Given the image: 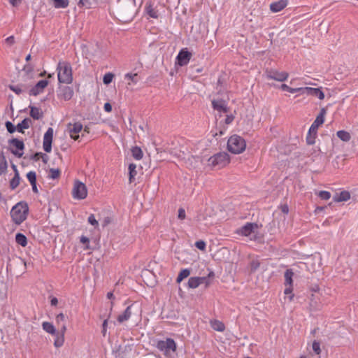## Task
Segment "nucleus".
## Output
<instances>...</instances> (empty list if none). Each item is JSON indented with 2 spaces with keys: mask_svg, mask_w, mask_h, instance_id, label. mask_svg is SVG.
<instances>
[{
  "mask_svg": "<svg viewBox=\"0 0 358 358\" xmlns=\"http://www.w3.org/2000/svg\"><path fill=\"white\" fill-rule=\"evenodd\" d=\"M57 78L59 83L70 84L73 81L72 69L69 62H59L57 66Z\"/></svg>",
  "mask_w": 358,
  "mask_h": 358,
  "instance_id": "f257e3e1",
  "label": "nucleus"
},
{
  "mask_svg": "<svg viewBox=\"0 0 358 358\" xmlns=\"http://www.w3.org/2000/svg\"><path fill=\"white\" fill-rule=\"evenodd\" d=\"M29 208L27 203L19 202L10 210L12 220L17 225L22 223L27 218Z\"/></svg>",
  "mask_w": 358,
  "mask_h": 358,
  "instance_id": "f03ea898",
  "label": "nucleus"
},
{
  "mask_svg": "<svg viewBox=\"0 0 358 358\" xmlns=\"http://www.w3.org/2000/svg\"><path fill=\"white\" fill-rule=\"evenodd\" d=\"M245 141L240 136L233 135L228 140L227 148L231 153L240 154L245 150Z\"/></svg>",
  "mask_w": 358,
  "mask_h": 358,
  "instance_id": "7ed1b4c3",
  "label": "nucleus"
},
{
  "mask_svg": "<svg viewBox=\"0 0 358 358\" xmlns=\"http://www.w3.org/2000/svg\"><path fill=\"white\" fill-rule=\"evenodd\" d=\"M156 348L169 357L176 351L177 345L173 339L168 338L166 340H159L156 343Z\"/></svg>",
  "mask_w": 358,
  "mask_h": 358,
  "instance_id": "20e7f679",
  "label": "nucleus"
},
{
  "mask_svg": "<svg viewBox=\"0 0 358 358\" xmlns=\"http://www.w3.org/2000/svg\"><path fill=\"white\" fill-rule=\"evenodd\" d=\"M208 166L220 169L229 163V157L226 152H219L210 157L208 160Z\"/></svg>",
  "mask_w": 358,
  "mask_h": 358,
  "instance_id": "39448f33",
  "label": "nucleus"
},
{
  "mask_svg": "<svg viewBox=\"0 0 358 358\" xmlns=\"http://www.w3.org/2000/svg\"><path fill=\"white\" fill-rule=\"evenodd\" d=\"M72 196L76 199H85L87 196L86 185L79 180H76L72 189Z\"/></svg>",
  "mask_w": 358,
  "mask_h": 358,
  "instance_id": "423d86ee",
  "label": "nucleus"
},
{
  "mask_svg": "<svg viewBox=\"0 0 358 358\" xmlns=\"http://www.w3.org/2000/svg\"><path fill=\"white\" fill-rule=\"evenodd\" d=\"M266 75L268 79L274 80L279 82L285 81L289 77V73L287 72L279 71L273 69L267 70Z\"/></svg>",
  "mask_w": 358,
  "mask_h": 358,
  "instance_id": "0eeeda50",
  "label": "nucleus"
},
{
  "mask_svg": "<svg viewBox=\"0 0 358 358\" xmlns=\"http://www.w3.org/2000/svg\"><path fill=\"white\" fill-rule=\"evenodd\" d=\"M192 56V53L188 51L187 48H182L176 57V64L180 66H185L189 62Z\"/></svg>",
  "mask_w": 358,
  "mask_h": 358,
  "instance_id": "6e6552de",
  "label": "nucleus"
},
{
  "mask_svg": "<svg viewBox=\"0 0 358 358\" xmlns=\"http://www.w3.org/2000/svg\"><path fill=\"white\" fill-rule=\"evenodd\" d=\"M300 95L316 96L320 100H323L324 99V94L320 88H313L310 87H301Z\"/></svg>",
  "mask_w": 358,
  "mask_h": 358,
  "instance_id": "1a4fd4ad",
  "label": "nucleus"
},
{
  "mask_svg": "<svg viewBox=\"0 0 358 358\" xmlns=\"http://www.w3.org/2000/svg\"><path fill=\"white\" fill-rule=\"evenodd\" d=\"M9 144L13 147L11 149V152L20 157L23 155L22 150L24 148V144L22 141H20L17 138H13L9 141Z\"/></svg>",
  "mask_w": 358,
  "mask_h": 358,
  "instance_id": "9d476101",
  "label": "nucleus"
},
{
  "mask_svg": "<svg viewBox=\"0 0 358 358\" xmlns=\"http://www.w3.org/2000/svg\"><path fill=\"white\" fill-rule=\"evenodd\" d=\"M53 129L49 127L43 136V148L46 152H50L52 150V142L53 138Z\"/></svg>",
  "mask_w": 358,
  "mask_h": 358,
  "instance_id": "9b49d317",
  "label": "nucleus"
},
{
  "mask_svg": "<svg viewBox=\"0 0 358 358\" xmlns=\"http://www.w3.org/2000/svg\"><path fill=\"white\" fill-rule=\"evenodd\" d=\"M83 129V124L80 122H75L73 124H68V131L70 135V137L74 140H78L79 138L78 134Z\"/></svg>",
  "mask_w": 358,
  "mask_h": 358,
  "instance_id": "f8f14e48",
  "label": "nucleus"
},
{
  "mask_svg": "<svg viewBox=\"0 0 358 358\" xmlns=\"http://www.w3.org/2000/svg\"><path fill=\"white\" fill-rule=\"evenodd\" d=\"M257 228L258 224L257 223L248 222L237 230V234L244 236H248Z\"/></svg>",
  "mask_w": 358,
  "mask_h": 358,
  "instance_id": "ddd939ff",
  "label": "nucleus"
},
{
  "mask_svg": "<svg viewBox=\"0 0 358 358\" xmlns=\"http://www.w3.org/2000/svg\"><path fill=\"white\" fill-rule=\"evenodd\" d=\"M203 283L208 285V280L206 277H191L188 280V287L195 289Z\"/></svg>",
  "mask_w": 358,
  "mask_h": 358,
  "instance_id": "4468645a",
  "label": "nucleus"
},
{
  "mask_svg": "<svg viewBox=\"0 0 358 358\" xmlns=\"http://www.w3.org/2000/svg\"><path fill=\"white\" fill-rule=\"evenodd\" d=\"M48 81L46 80H41L38 81L30 90V95L37 96L43 92V90L48 86Z\"/></svg>",
  "mask_w": 358,
  "mask_h": 358,
  "instance_id": "2eb2a0df",
  "label": "nucleus"
},
{
  "mask_svg": "<svg viewBox=\"0 0 358 358\" xmlns=\"http://www.w3.org/2000/svg\"><path fill=\"white\" fill-rule=\"evenodd\" d=\"M287 6V0H279L271 3L270 9L273 13H278L283 10Z\"/></svg>",
  "mask_w": 358,
  "mask_h": 358,
  "instance_id": "dca6fc26",
  "label": "nucleus"
},
{
  "mask_svg": "<svg viewBox=\"0 0 358 358\" xmlns=\"http://www.w3.org/2000/svg\"><path fill=\"white\" fill-rule=\"evenodd\" d=\"M73 95V91L71 87L65 86L59 90V96L65 101L70 100Z\"/></svg>",
  "mask_w": 358,
  "mask_h": 358,
  "instance_id": "f3484780",
  "label": "nucleus"
},
{
  "mask_svg": "<svg viewBox=\"0 0 358 358\" xmlns=\"http://www.w3.org/2000/svg\"><path fill=\"white\" fill-rule=\"evenodd\" d=\"M212 105L213 108L219 112H227V105L226 102L222 99L213 100L212 101Z\"/></svg>",
  "mask_w": 358,
  "mask_h": 358,
  "instance_id": "a211bd4d",
  "label": "nucleus"
},
{
  "mask_svg": "<svg viewBox=\"0 0 358 358\" xmlns=\"http://www.w3.org/2000/svg\"><path fill=\"white\" fill-rule=\"evenodd\" d=\"M350 199V194L348 191H342L339 193H336L333 196V200L334 202L347 201Z\"/></svg>",
  "mask_w": 358,
  "mask_h": 358,
  "instance_id": "6ab92c4d",
  "label": "nucleus"
},
{
  "mask_svg": "<svg viewBox=\"0 0 358 358\" xmlns=\"http://www.w3.org/2000/svg\"><path fill=\"white\" fill-rule=\"evenodd\" d=\"M326 115V110L324 108L321 109L320 113L316 117L314 122L312 123L311 125H313L315 127L319 128L320 126H321L324 122V117Z\"/></svg>",
  "mask_w": 358,
  "mask_h": 358,
  "instance_id": "aec40b11",
  "label": "nucleus"
},
{
  "mask_svg": "<svg viewBox=\"0 0 358 358\" xmlns=\"http://www.w3.org/2000/svg\"><path fill=\"white\" fill-rule=\"evenodd\" d=\"M131 316V306H129L127 307V308L124 310V311L119 315L117 317V321L120 323H122L125 321H127Z\"/></svg>",
  "mask_w": 358,
  "mask_h": 358,
  "instance_id": "412c9836",
  "label": "nucleus"
},
{
  "mask_svg": "<svg viewBox=\"0 0 358 358\" xmlns=\"http://www.w3.org/2000/svg\"><path fill=\"white\" fill-rule=\"evenodd\" d=\"M31 124V120L29 118H24L21 122L17 124V131L20 133H24V129L29 128Z\"/></svg>",
  "mask_w": 358,
  "mask_h": 358,
  "instance_id": "4be33fe9",
  "label": "nucleus"
},
{
  "mask_svg": "<svg viewBox=\"0 0 358 358\" xmlns=\"http://www.w3.org/2000/svg\"><path fill=\"white\" fill-rule=\"evenodd\" d=\"M294 273L292 271V269L289 268L287 269L284 274L285 278V285H292L293 286V276Z\"/></svg>",
  "mask_w": 358,
  "mask_h": 358,
  "instance_id": "5701e85b",
  "label": "nucleus"
},
{
  "mask_svg": "<svg viewBox=\"0 0 358 358\" xmlns=\"http://www.w3.org/2000/svg\"><path fill=\"white\" fill-rule=\"evenodd\" d=\"M42 328L45 332L51 335L56 334V333L57 332L52 323L49 322H43L42 323Z\"/></svg>",
  "mask_w": 358,
  "mask_h": 358,
  "instance_id": "b1692460",
  "label": "nucleus"
},
{
  "mask_svg": "<svg viewBox=\"0 0 358 358\" xmlns=\"http://www.w3.org/2000/svg\"><path fill=\"white\" fill-rule=\"evenodd\" d=\"M52 2V6L57 8H66L69 6V0H50Z\"/></svg>",
  "mask_w": 358,
  "mask_h": 358,
  "instance_id": "393cba45",
  "label": "nucleus"
},
{
  "mask_svg": "<svg viewBox=\"0 0 358 358\" xmlns=\"http://www.w3.org/2000/svg\"><path fill=\"white\" fill-rule=\"evenodd\" d=\"M8 169L6 157L3 152H0V176L4 174Z\"/></svg>",
  "mask_w": 358,
  "mask_h": 358,
  "instance_id": "a878e982",
  "label": "nucleus"
},
{
  "mask_svg": "<svg viewBox=\"0 0 358 358\" xmlns=\"http://www.w3.org/2000/svg\"><path fill=\"white\" fill-rule=\"evenodd\" d=\"M146 13L152 18H157L159 16L158 10L155 9L150 3L145 6Z\"/></svg>",
  "mask_w": 358,
  "mask_h": 358,
  "instance_id": "bb28decb",
  "label": "nucleus"
},
{
  "mask_svg": "<svg viewBox=\"0 0 358 358\" xmlns=\"http://www.w3.org/2000/svg\"><path fill=\"white\" fill-rule=\"evenodd\" d=\"M30 115L34 120H39L42 117L43 115L40 108L35 106H30Z\"/></svg>",
  "mask_w": 358,
  "mask_h": 358,
  "instance_id": "cd10ccee",
  "label": "nucleus"
},
{
  "mask_svg": "<svg viewBox=\"0 0 358 358\" xmlns=\"http://www.w3.org/2000/svg\"><path fill=\"white\" fill-rule=\"evenodd\" d=\"M136 164L131 163V164H130L129 165V167H128V169H129V180L130 183H131L134 181V178H135V176L137 174V171H136Z\"/></svg>",
  "mask_w": 358,
  "mask_h": 358,
  "instance_id": "c85d7f7f",
  "label": "nucleus"
},
{
  "mask_svg": "<svg viewBox=\"0 0 358 358\" xmlns=\"http://www.w3.org/2000/svg\"><path fill=\"white\" fill-rule=\"evenodd\" d=\"M15 241L18 245L22 247H25L27 245V237L21 233H17L15 235Z\"/></svg>",
  "mask_w": 358,
  "mask_h": 358,
  "instance_id": "c756f323",
  "label": "nucleus"
},
{
  "mask_svg": "<svg viewBox=\"0 0 358 358\" xmlns=\"http://www.w3.org/2000/svg\"><path fill=\"white\" fill-rule=\"evenodd\" d=\"M336 135L341 141L344 142H348L351 138L350 133L344 130L338 131Z\"/></svg>",
  "mask_w": 358,
  "mask_h": 358,
  "instance_id": "7c9ffc66",
  "label": "nucleus"
},
{
  "mask_svg": "<svg viewBox=\"0 0 358 358\" xmlns=\"http://www.w3.org/2000/svg\"><path fill=\"white\" fill-rule=\"evenodd\" d=\"M54 336H55V339L54 341L55 347V348L62 347L64 343V341H65L64 336H63L62 335H59L58 332H57L56 334H54Z\"/></svg>",
  "mask_w": 358,
  "mask_h": 358,
  "instance_id": "2f4dec72",
  "label": "nucleus"
},
{
  "mask_svg": "<svg viewBox=\"0 0 358 358\" xmlns=\"http://www.w3.org/2000/svg\"><path fill=\"white\" fill-rule=\"evenodd\" d=\"M212 328L217 331H223L224 330V324L218 320H213L210 322Z\"/></svg>",
  "mask_w": 358,
  "mask_h": 358,
  "instance_id": "473e14b6",
  "label": "nucleus"
},
{
  "mask_svg": "<svg viewBox=\"0 0 358 358\" xmlns=\"http://www.w3.org/2000/svg\"><path fill=\"white\" fill-rule=\"evenodd\" d=\"M131 153L134 158L136 160H140L143 157L142 150L138 146H135L131 149Z\"/></svg>",
  "mask_w": 358,
  "mask_h": 358,
  "instance_id": "72a5a7b5",
  "label": "nucleus"
},
{
  "mask_svg": "<svg viewBox=\"0 0 358 358\" xmlns=\"http://www.w3.org/2000/svg\"><path fill=\"white\" fill-rule=\"evenodd\" d=\"M20 177L19 173H15L14 177L10 181V187L15 189L20 184Z\"/></svg>",
  "mask_w": 358,
  "mask_h": 358,
  "instance_id": "f704fd0d",
  "label": "nucleus"
},
{
  "mask_svg": "<svg viewBox=\"0 0 358 358\" xmlns=\"http://www.w3.org/2000/svg\"><path fill=\"white\" fill-rule=\"evenodd\" d=\"M190 275V270L188 268L182 269L178 274L176 282H180L183 279L187 278Z\"/></svg>",
  "mask_w": 358,
  "mask_h": 358,
  "instance_id": "c9c22d12",
  "label": "nucleus"
},
{
  "mask_svg": "<svg viewBox=\"0 0 358 358\" xmlns=\"http://www.w3.org/2000/svg\"><path fill=\"white\" fill-rule=\"evenodd\" d=\"M55 321L58 325H62V324H66V316L61 313L57 315L55 317Z\"/></svg>",
  "mask_w": 358,
  "mask_h": 358,
  "instance_id": "e433bc0d",
  "label": "nucleus"
},
{
  "mask_svg": "<svg viewBox=\"0 0 358 358\" xmlns=\"http://www.w3.org/2000/svg\"><path fill=\"white\" fill-rule=\"evenodd\" d=\"M318 196L322 200H329L331 198V193L328 191H320Z\"/></svg>",
  "mask_w": 358,
  "mask_h": 358,
  "instance_id": "4c0bfd02",
  "label": "nucleus"
},
{
  "mask_svg": "<svg viewBox=\"0 0 358 358\" xmlns=\"http://www.w3.org/2000/svg\"><path fill=\"white\" fill-rule=\"evenodd\" d=\"M114 75L112 73H107L104 75L103 78V82L105 85L110 84L113 79Z\"/></svg>",
  "mask_w": 358,
  "mask_h": 358,
  "instance_id": "58836bf2",
  "label": "nucleus"
},
{
  "mask_svg": "<svg viewBox=\"0 0 358 358\" xmlns=\"http://www.w3.org/2000/svg\"><path fill=\"white\" fill-rule=\"evenodd\" d=\"M6 125V129L7 131L10 133V134H13L14 133L15 131H17V127L16 126H15L10 121H7L5 124Z\"/></svg>",
  "mask_w": 358,
  "mask_h": 358,
  "instance_id": "ea45409f",
  "label": "nucleus"
},
{
  "mask_svg": "<svg viewBox=\"0 0 358 358\" xmlns=\"http://www.w3.org/2000/svg\"><path fill=\"white\" fill-rule=\"evenodd\" d=\"M285 289L284 290V294L285 295H287L289 296V300H292L293 297H294V294H292V291H293V286L292 285H287V286H285Z\"/></svg>",
  "mask_w": 358,
  "mask_h": 358,
  "instance_id": "a19ab883",
  "label": "nucleus"
},
{
  "mask_svg": "<svg viewBox=\"0 0 358 358\" xmlns=\"http://www.w3.org/2000/svg\"><path fill=\"white\" fill-rule=\"evenodd\" d=\"M78 6L80 8H90L91 7L90 0H79Z\"/></svg>",
  "mask_w": 358,
  "mask_h": 358,
  "instance_id": "79ce46f5",
  "label": "nucleus"
},
{
  "mask_svg": "<svg viewBox=\"0 0 358 358\" xmlns=\"http://www.w3.org/2000/svg\"><path fill=\"white\" fill-rule=\"evenodd\" d=\"M27 178L29 181L30 184L34 183L36 182V175L34 171H29L27 174Z\"/></svg>",
  "mask_w": 358,
  "mask_h": 358,
  "instance_id": "37998d69",
  "label": "nucleus"
},
{
  "mask_svg": "<svg viewBox=\"0 0 358 358\" xmlns=\"http://www.w3.org/2000/svg\"><path fill=\"white\" fill-rule=\"evenodd\" d=\"M312 348L316 355H320L321 352L320 344L319 342L314 341L313 342Z\"/></svg>",
  "mask_w": 358,
  "mask_h": 358,
  "instance_id": "c03bdc74",
  "label": "nucleus"
},
{
  "mask_svg": "<svg viewBox=\"0 0 358 358\" xmlns=\"http://www.w3.org/2000/svg\"><path fill=\"white\" fill-rule=\"evenodd\" d=\"M88 222L93 225L95 228H96L98 226H99V223H98V221L96 220L95 218V216L93 214H91L89 217H88Z\"/></svg>",
  "mask_w": 358,
  "mask_h": 358,
  "instance_id": "a18cd8bd",
  "label": "nucleus"
},
{
  "mask_svg": "<svg viewBox=\"0 0 358 358\" xmlns=\"http://www.w3.org/2000/svg\"><path fill=\"white\" fill-rule=\"evenodd\" d=\"M9 88L17 95L22 92V89L20 85H10Z\"/></svg>",
  "mask_w": 358,
  "mask_h": 358,
  "instance_id": "49530a36",
  "label": "nucleus"
},
{
  "mask_svg": "<svg viewBox=\"0 0 358 358\" xmlns=\"http://www.w3.org/2000/svg\"><path fill=\"white\" fill-rule=\"evenodd\" d=\"M125 78L130 80L133 83H136L138 82L136 73H127L125 75Z\"/></svg>",
  "mask_w": 358,
  "mask_h": 358,
  "instance_id": "de8ad7c7",
  "label": "nucleus"
},
{
  "mask_svg": "<svg viewBox=\"0 0 358 358\" xmlns=\"http://www.w3.org/2000/svg\"><path fill=\"white\" fill-rule=\"evenodd\" d=\"M59 176V171L58 169H51L50 170V178L52 179H56Z\"/></svg>",
  "mask_w": 358,
  "mask_h": 358,
  "instance_id": "09e8293b",
  "label": "nucleus"
},
{
  "mask_svg": "<svg viewBox=\"0 0 358 358\" xmlns=\"http://www.w3.org/2000/svg\"><path fill=\"white\" fill-rule=\"evenodd\" d=\"M195 246L201 250H204L206 245L203 241H198L195 243Z\"/></svg>",
  "mask_w": 358,
  "mask_h": 358,
  "instance_id": "8fccbe9b",
  "label": "nucleus"
},
{
  "mask_svg": "<svg viewBox=\"0 0 358 358\" xmlns=\"http://www.w3.org/2000/svg\"><path fill=\"white\" fill-rule=\"evenodd\" d=\"M315 137L316 136H313L312 134H308L306 136V142L308 145H313L315 142Z\"/></svg>",
  "mask_w": 358,
  "mask_h": 358,
  "instance_id": "3c124183",
  "label": "nucleus"
},
{
  "mask_svg": "<svg viewBox=\"0 0 358 358\" xmlns=\"http://www.w3.org/2000/svg\"><path fill=\"white\" fill-rule=\"evenodd\" d=\"M82 243L86 245L85 249H89L90 239L87 236H82L80 238Z\"/></svg>",
  "mask_w": 358,
  "mask_h": 358,
  "instance_id": "603ef678",
  "label": "nucleus"
},
{
  "mask_svg": "<svg viewBox=\"0 0 358 358\" xmlns=\"http://www.w3.org/2000/svg\"><path fill=\"white\" fill-rule=\"evenodd\" d=\"M259 265L260 264L258 261H252L250 264L251 269L255 271L259 267Z\"/></svg>",
  "mask_w": 358,
  "mask_h": 358,
  "instance_id": "864d4df0",
  "label": "nucleus"
},
{
  "mask_svg": "<svg viewBox=\"0 0 358 358\" xmlns=\"http://www.w3.org/2000/svg\"><path fill=\"white\" fill-rule=\"evenodd\" d=\"M185 210L183 208H179L178 210V218L180 220H184L185 218Z\"/></svg>",
  "mask_w": 358,
  "mask_h": 358,
  "instance_id": "5fc2aeb1",
  "label": "nucleus"
},
{
  "mask_svg": "<svg viewBox=\"0 0 358 358\" xmlns=\"http://www.w3.org/2000/svg\"><path fill=\"white\" fill-rule=\"evenodd\" d=\"M317 129H318L317 127H315L313 125H311L310 127V128H309L308 134H312L313 136H316L317 135Z\"/></svg>",
  "mask_w": 358,
  "mask_h": 358,
  "instance_id": "6e6d98bb",
  "label": "nucleus"
},
{
  "mask_svg": "<svg viewBox=\"0 0 358 358\" xmlns=\"http://www.w3.org/2000/svg\"><path fill=\"white\" fill-rule=\"evenodd\" d=\"M66 329H67V327H66V324H62V325H61V329H60V331L58 332L59 335H62L63 336H65V333L66 331Z\"/></svg>",
  "mask_w": 358,
  "mask_h": 358,
  "instance_id": "4d7b16f0",
  "label": "nucleus"
},
{
  "mask_svg": "<svg viewBox=\"0 0 358 358\" xmlns=\"http://www.w3.org/2000/svg\"><path fill=\"white\" fill-rule=\"evenodd\" d=\"M107 325H108V320H105L102 324V333L103 335L105 336L106 331H107Z\"/></svg>",
  "mask_w": 358,
  "mask_h": 358,
  "instance_id": "13d9d810",
  "label": "nucleus"
},
{
  "mask_svg": "<svg viewBox=\"0 0 358 358\" xmlns=\"http://www.w3.org/2000/svg\"><path fill=\"white\" fill-rule=\"evenodd\" d=\"M6 42L8 44L12 45L15 42V38L13 36H8V38H6Z\"/></svg>",
  "mask_w": 358,
  "mask_h": 358,
  "instance_id": "bf43d9fd",
  "label": "nucleus"
},
{
  "mask_svg": "<svg viewBox=\"0 0 358 358\" xmlns=\"http://www.w3.org/2000/svg\"><path fill=\"white\" fill-rule=\"evenodd\" d=\"M289 92L290 93H295V92H299V94H301V87H297V88H292V87H289Z\"/></svg>",
  "mask_w": 358,
  "mask_h": 358,
  "instance_id": "052dcab7",
  "label": "nucleus"
},
{
  "mask_svg": "<svg viewBox=\"0 0 358 358\" xmlns=\"http://www.w3.org/2000/svg\"><path fill=\"white\" fill-rule=\"evenodd\" d=\"M103 108H104L105 111L108 112V113L112 110V106L110 104V103H106L104 104Z\"/></svg>",
  "mask_w": 358,
  "mask_h": 358,
  "instance_id": "680f3d73",
  "label": "nucleus"
},
{
  "mask_svg": "<svg viewBox=\"0 0 358 358\" xmlns=\"http://www.w3.org/2000/svg\"><path fill=\"white\" fill-rule=\"evenodd\" d=\"M22 0H9L10 3L13 6H17Z\"/></svg>",
  "mask_w": 358,
  "mask_h": 358,
  "instance_id": "e2e57ef3",
  "label": "nucleus"
},
{
  "mask_svg": "<svg viewBox=\"0 0 358 358\" xmlns=\"http://www.w3.org/2000/svg\"><path fill=\"white\" fill-rule=\"evenodd\" d=\"M58 303V299L56 297H52L50 300L51 306H55Z\"/></svg>",
  "mask_w": 358,
  "mask_h": 358,
  "instance_id": "0e129e2a",
  "label": "nucleus"
},
{
  "mask_svg": "<svg viewBox=\"0 0 358 358\" xmlns=\"http://www.w3.org/2000/svg\"><path fill=\"white\" fill-rule=\"evenodd\" d=\"M289 86L286 84H282L281 86H280V89L284 90V91H289Z\"/></svg>",
  "mask_w": 358,
  "mask_h": 358,
  "instance_id": "69168bd1",
  "label": "nucleus"
},
{
  "mask_svg": "<svg viewBox=\"0 0 358 358\" xmlns=\"http://www.w3.org/2000/svg\"><path fill=\"white\" fill-rule=\"evenodd\" d=\"M31 185L32 187L33 192H35V193H38V189H37V187H36V182H34V183H31Z\"/></svg>",
  "mask_w": 358,
  "mask_h": 358,
  "instance_id": "338daca9",
  "label": "nucleus"
},
{
  "mask_svg": "<svg viewBox=\"0 0 358 358\" xmlns=\"http://www.w3.org/2000/svg\"><path fill=\"white\" fill-rule=\"evenodd\" d=\"M282 211L284 213H286L287 214L288 212H289V208H288V206H284L282 208Z\"/></svg>",
  "mask_w": 358,
  "mask_h": 358,
  "instance_id": "774afa93",
  "label": "nucleus"
}]
</instances>
